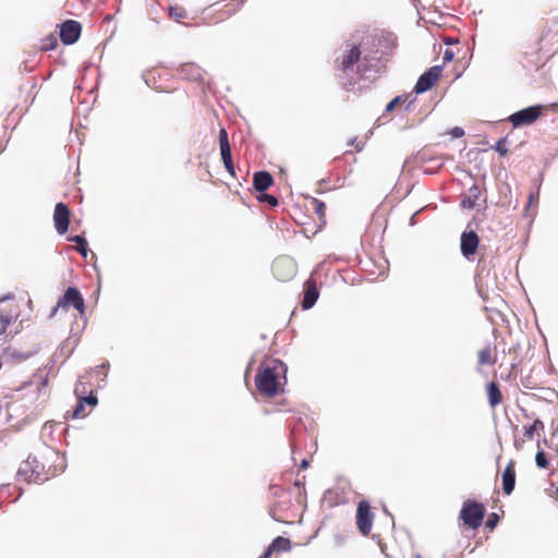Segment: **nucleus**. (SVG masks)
I'll return each mask as SVG.
<instances>
[{
  "label": "nucleus",
  "mask_w": 558,
  "mask_h": 558,
  "mask_svg": "<svg viewBox=\"0 0 558 558\" xmlns=\"http://www.w3.org/2000/svg\"><path fill=\"white\" fill-rule=\"evenodd\" d=\"M57 47V38L51 35L49 36L46 40H45V44L43 46V49L44 50H51V49H54Z\"/></svg>",
  "instance_id": "nucleus-34"
},
{
  "label": "nucleus",
  "mask_w": 558,
  "mask_h": 558,
  "mask_svg": "<svg viewBox=\"0 0 558 558\" xmlns=\"http://www.w3.org/2000/svg\"><path fill=\"white\" fill-rule=\"evenodd\" d=\"M105 367H108V364H105V363H104V364H101V365H98V366H96L95 371H96L97 373H101V369H102V368H105Z\"/></svg>",
  "instance_id": "nucleus-46"
},
{
  "label": "nucleus",
  "mask_w": 558,
  "mask_h": 558,
  "mask_svg": "<svg viewBox=\"0 0 558 558\" xmlns=\"http://www.w3.org/2000/svg\"><path fill=\"white\" fill-rule=\"evenodd\" d=\"M274 184L272 175L266 170H259L253 174V187L256 192H266Z\"/></svg>",
  "instance_id": "nucleus-15"
},
{
  "label": "nucleus",
  "mask_w": 558,
  "mask_h": 558,
  "mask_svg": "<svg viewBox=\"0 0 558 558\" xmlns=\"http://www.w3.org/2000/svg\"><path fill=\"white\" fill-rule=\"evenodd\" d=\"M356 525L362 535L367 536L373 525V513L368 501L361 500L356 509Z\"/></svg>",
  "instance_id": "nucleus-6"
},
{
  "label": "nucleus",
  "mask_w": 558,
  "mask_h": 558,
  "mask_svg": "<svg viewBox=\"0 0 558 558\" xmlns=\"http://www.w3.org/2000/svg\"><path fill=\"white\" fill-rule=\"evenodd\" d=\"M417 213L413 214L411 219H410V223L411 225H414L415 223V216H416Z\"/></svg>",
  "instance_id": "nucleus-48"
},
{
  "label": "nucleus",
  "mask_w": 558,
  "mask_h": 558,
  "mask_svg": "<svg viewBox=\"0 0 558 558\" xmlns=\"http://www.w3.org/2000/svg\"><path fill=\"white\" fill-rule=\"evenodd\" d=\"M272 553L274 551L270 550V547L268 546L267 549L259 556V558H270Z\"/></svg>",
  "instance_id": "nucleus-43"
},
{
  "label": "nucleus",
  "mask_w": 558,
  "mask_h": 558,
  "mask_svg": "<svg viewBox=\"0 0 558 558\" xmlns=\"http://www.w3.org/2000/svg\"><path fill=\"white\" fill-rule=\"evenodd\" d=\"M313 203L315 205V211L316 214L318 215H324V210H325V203L317 199V198H313Z\"/></svg>",
  "instance_id": "nucleus-35"
},
{
  "label": "nucleus",
  "mask_w": 558,
  "mask_h": 558,
  "mask_svg": "<svg viewBox=\"0 0 558 558\" xmlns=\"http://www.w3.org/2000/svg\"><path fill=\"white\" fill-rule=\"evenodd\" d=\"M414 558H422L420 554H416Z\"/></svg>",
  "instance_id": "nucleus-52"
},
{
  "label": "nucleus",
  "mask_w": 558,
  "mask_h": 558,
  "mask_svg": "<svg viewBox=\"0 0 558 558\" xmlns=\"http://www.w3.org/2000/svg\"><path fill=\"white\" fill-rule=\"evenodd\" d=\"M272 271L280 280L286 281L293 277L295 266L290 258L281 257L275 260Z\"/></svg>",
  "instance_id": "nucleus-12"
},
{
  "label": "nucleus",
  "mask_w": 558,
  "mask_h": 558,
  "mask_svg": "<svg viewBox=\"0 0 558 558\" xmlns=\"http://www.w3.org/2000/svg\"><path fill=\"white\" fill-rule=\"evenodd\" d=\"M82 33V25L74 20H68L60 25V39L64 45L76 43Z\"/></svg>",
  "instance_id": "nucleus-10"
},
{
  "label": "nucleus",
  "mask_w": 558,
  "mask_h": 558,
  "mask_svg": "<svg viewBox=\"0 0 558 558\" xmlns=\"http://www.w3.org/2000/svg\"><path fill=\"white\" fill-rule=\"evenodd\" d=\"M545 106L535 105L512 113L509 122L513 128H522L533 124L545 111Z\"/></svg>",
  "instance_id": "nucleus-4"
},
{
  "label": "nucleus",
  "mask_w": 558,
  "mask_h": 558,
  "mask_svg": "<svg viewBox=\"0 0 558 558\" xmlns=\"http://www.w3.org/2000/svg\"><path fill=\"white\" fill-rule=\"evenodd\" d=\"M318 296H319V292H318L316 283L312 280H307L305 282L304 295H303V300L301 303L302 308L305 311L312 308L315 305V303L317 302Z\"/></svg>",
  "instance_id": "nucleus-13"
},
{
  "label": "nucleus",
  "mask_w": 558,
  "mask_h": 558,
  "mask_svg": "<svg viewBox=\"0 0 558 558\" xmlns=\"http://www.w3.org/2000/svg\"><path fill=\"white\" fill-rule=\"evenodd\" d=\"M486 391L489 405L492 408L497 407L502 400V395L499 389V385L495 381H489L486 386Z\"/></svg>",
  "instance_id": "nucleus-20"
},
{
  "label": "nucleus",
  "mask_w": 558,
  "mask_h": 558,
  "mask_svg": "<svg viewBox=\"0 0 558 558\" xmlns=\"http://www.w3.org/2000/svg\"><path fill=\"white\" fill-rule=\"evenodd\" d=\"M68 241L69 242H74L76 244V250L77 252L84 257L86 258L87 255H88V252H89V248H88V243H87V240L85 239V236L83 234H75V235H70L68 238Z\"/></svg>",
  "instance_id": "nucleus-21"
},
{
  "label": "nucleus",
  "mask_w": 558,
  "mask_h": 558,
  "mask_svg": "<svg viewBox=\"0 0 558 558\" xmlns=\"http://www.w3.org/2000/svg\"><path fill=\"white\" fill-rule=\"evenodd\" d=\"M218 140H228V133L225 129L220 130Z\"/></svg>",
  "instance_id": "nucleus-44"
},
{
  "label": "nucleus",
  "mask_w": 558,
  "mask_h": 558,
  "mask_svg": "<svg viewBox=\"0 0 558 558\" xmlns=\"http://www.w3.org/2000/svg\"><path fill=\"white\" fill-rule=\"evenodd\" d=\"M219 144L223 166L231 177H235V166L232 158V148L230 142H219Z\"/></svg>",
  "instance_id": "nucleus-16"
},
{
  "label": "nucleus",
  "mask_w": 558,
  "mask_h": 558,
  "mask_svg": "<svg viewBox=\"0 0 558 558\" xmlns=\"http://www.w3.org/2000/svg\"><path fill=\"white\" fill-rule=\"evenodd\" d=\"M349 146H354L356 151H362L365 146V142H348Z\"/></svg>",
  "instance_id": "nucleus-39"
},
{
  "label": "nucleus",
  "mask_w": 558,
  "mask_h": 558,
  "mask_svg": "<svg viewBox=\"0 0 558 558\" xmlns=\"http://www.w3.org/2000/svg\"><path fill=\"white\" fill-rule=\"evenodd\" d=\"M408 96H397L395 97L387 106L386 112H392L398 108L404 107L405 110L409 109L411 101H408Z\"/></svg>",
  "instance_id": "nucleus-23"
},
{
  "label": "nucleus",
  "mask_w": 558,
  "mask_h": 558,
  "mask_svg": "<svg viewBox=\"0 0 558 558\" xmlns=\"http://www.w3.org/2000/svg\"><path fill=\"white\" fill-rule=\"evenodd\" d=\"M480 239L475 231H463L460 239V250L464 258L471 259L477 252Z\"/></svg>",
  "instance_id": "nucleus-9"
},
{
  "label": "nucleus",
  "mask_w": 558,
  "mask_h": 558,
  "mask_svg": "<svg viewBox=\"0 0 558 558\" xmlns=\"http://www.w3.org/2000/svg\"><path fill=\"white\" fill-rule=\"evenodd\" d=\"M257 201L259 203L267 204L270 207H276L279 204L278 198L276 196L268 194L266 192L259 193V195L257 196Z\"/></svg>",
  "instance_id": "nucleus-25"
},
{
  "label": "nucleus",
  "mask_w": 558,
  "mask_h": 558,
  "mask_svg": "<svg viewBox=\"0 0 558 558\" xmlns=\"http://www.w3.org/2000/svg\"><path fill=\"white\" fill-rule=\"evenodd\" d=\"M12 320V315L0 314V336L7 331V328L11 325Z\"/></svg>",
  "instance_id": "nucleus-28"
},
{
  "label": "nucleus",
  "mask_w": 558,
  "mask_h": 558,
  "mask_svg": "<svg viewBox=\"0 0 558 558\" xmlns=\"http://www.w3.org/2000/svg\"><path fill=\"white\" fill-rule=\"evenodd\" d=\"M550 34V28L548 27L547 23L543 26L542 31H541V34L536 40V48L533 52H531L532 56H534L535 58L532 60V62L535 64V65H538L541 59H539V53L545 49V46H544V41L545 39L547 38V36ZM530 54V51L526 49L524 51V56L527 57Z\"/></svg>",
  "instance_id": "nucleus-17"
},
{
  "label": "nucleus",
  "mask_w": 558,
  "mask_h": 558,
  "mask_svg": "<svg viewBox=\"0 0 558 558\" xmlns=\"http://www.w3.org/2000/svg\"><path fill=\"white\" fill-rule=\"evenodd\" d=\"M535 463L539 469H547L549 465V459L544 450H538L535 454Z\"/></svg>",
  "instance_id": "nucleus-26"
},
{
  "label": "nucleus",
  "mask_w": 558,
  "mask_h": 558,
  "mask_svg": "<svg viewBox=\"0 0 558 558\" xmlns=\"http://www.w3.org/2000/svg\"><path fill=\"white\" fill-rule=\"evenodd\" d=\"M499 521V515L495 512L490 513L486 520L485 526L488 530H494Z\"/></svg>",
  "instance_id": "nucleus-30"
},
{
  "label": "nucleus",
  "mask_w": 558,
  "mask_h": 558,
  "mask_svg": "<svg viewBox=\"0 0 558 558\" xmlns=\"http://www.w3.org/2000/svg\"><path fill=\"white\" fill-rule=\"evenodd\" d=\"M442 73L441 65H434L424 72L417 80L414 92L422 94L429 90L440 78Z\"/></svg>",
  "instance_id": "nucleus-5"
},
{
  "label": "nucleus",
  "mask_w": 558,
  "mask_h": 558,
  "mask_svg": "<svg viewBox=\"0 0 558 558\" xmlns=\"http://www.w3.org/2000/svg\"><path fill=\"white\" fill-rule=\"evenodd\" d=\"M448 134L454 138H460L464 136V130L462 128L456 126L450 130Z\"/></svg>",
  "instance_id": "nucleus-37"
},
{
  "label": "nucleus",
  "mask_w": 558,
  "mask_h": 558,
  "mask_svg": "<svg viewBox=\"0 0 558 558\" xmlns=\"http://www.w3.org/2000/svg\"><path fill=\"white\" fill-rule=\"evenodd\" d=\"M272 551H289L291 549V541L288 537L277 536L269 545Z\"/></svg>",
  "instance_id": "nucleus-22"
},
{
  "label": "nucleus",
  "mask_w": 558,
  "mask_h": 558,
  "mask_svg": "<svg viewBox=\"0 0 558 558\" xmlns=\"http://www.w3.org/2000/svg\"><path fill=\"white\" fill-rule=\"evenodd\" d=\"M537 198H538V191L531 192L529 195V205H531L534 202V199H537Z\"/></svg>",
  "instance_id": "nucleus-42"
},
{
  "label": "nucleus",
  "mask_w": 558,
  "mask_h": 558,
  "mask_svg": "<svg viewBox=\"0 0 558 558\" xmlns=\"http://www.w3.org/2000/svg\"><path fill=\"white\" fill-rule=\"evenodd\" d=\"M232 14H233V12H232V11H229V12H228V16H231Z\"/></svg>",
  "instance_id": "nucleus-53"
},
{
  "label": "nucleus",
  "mask_w": 558,
  "mask_h": 558,
  "mask_svg": "<svg viewBox=\"0 0 558 558\" xmlns=\"http://www.w3.org/2000/svg\"><path fill=\"white\" fill-rule=\"evenodd\" d=\"M536 429L530 425L524 427V437L532 439Z\"/></svg>",
  "instance_id": "nucleus-38"
},
{
  "label": "nucleus",
  "mask_w": 558,
  "mask_h": 558,
  "mask_svg": "<svg viewBox=\"0 0 558 558\" xmlns=\"http://www.w3.org/2000/svg\"><path fill=\"white\" fill-rule=\"evenodd\" d=\"M308 461L306 459H303L301 462V469H306L308 466Z\"/></svg>",
  "instance_id": "nucleus-47"
},
{
  "label": "nucleus",
  "mask_w": 558,
  "mask_h": 558,
  "mask_svg": "<svg viewBox=\"0 0 558 558\" xmlns=\"http://www.w3.org/2000/svg\"><path fill=\"white\" fill-rule=\"evenodd\" d=\"M169 15L178 23H182L187 19V11L180 5H172L169 8Z\"/></svg>",
  "instance_id": "nucleus-24"
},
{
  "label": "nucleus",
  "mask_w": 558,
  "mask_h": 558,
  "mask_svg": "<svg viewBox=\"0 0 558 558\" xmlns=\"http://www.w3.org/2000/svg\"><path fill=\"white\" fill-rule=\"evenodd\" d=\"M502 489L506 495H511L514 490L515 486V470H514V461L510 460L506 465L502 474Z\"/></svg>",
  "instance_id": "nucleus-14"
},
{
  "label": "nucleus",
  "mask_w": 558,
  "mask_h": 558,
  "mask_svg": "<svg viewBox=\"0 0 558 558\" xmlns=\"http://www.w3.org/2000/svg\"><path fill=\"white\" fill-rule=\"evenodd\" d=\"M349 155H352V151H351V150H345V151L343 153L344 158H347Z\"/></svg>",
  "instance_id": "nucleus-50"
},
{
  "label": "nucleus",
  "mask_w": 558,
  "mask_h": 558,
  "mask_svg": "<svg viewBox=\"0 0 558 558\" xmlns=\"http://www.w3.org/2000/svg\"><path fill=\"white\" fill-rule=\"evenodd\" d=\"M5 150V145H2V142H0V154Z\"/></svg>",
  "instance_id": "nucleus-49"
},
{
  "label": "nucleus",
  "mask_w": 558,
  "mask_h": 558,
  "mask_svg": "<svg viewBox=\"0 0 558 558\" xmlns=\"http://www.w3.org/2000/svg\"><path fill=\"white\" fill-rule=\"evenodd\" d=\"M13 299V295L11 293H8L0 298V303Z\"/></svg>",
  "instance_id": "nucleus-45"
},
{
  "label": "nucleus",
  "mask_w": 558,
  "mask_h": 558,
  "mask_svg": "<svg viewBox=\"0 0 558 558\" xmlns=\"http://www.w3.org/2000/svg\"><path fill=\"white\" fill-rule=\"evenodd\" d=\"M73 306L80 313L84 312L85 302L82 293L75 287H69L52 308L50 317L54 316L60 308L68 310Z\"/></svg>",
  "instance_id": "nucleus-2"
},
{
  "label": "nucleus",
  "mask_w": 558,
  "mask_h": 558,
  "mask_svg": "<svg viewBox=\"0 0 558 558\" xmlns=\"http://www.w3.org/2000/svg\"><path fill=\"white\" fill-rule=\"evenodd\" d=\"M361 49L359 46H351L343 54L336 60L337 69L343 73L353 71L354 65L361 59Z\"/></svg>",
  "instance_id": "nucleus-8"
},
{
  "label": "nucleus",
  "mask_w": 558,
  "mask_h": 558,
  "mask_svg": "<svg viewBox=\"0 0 558 558\" xmlns=\"http://www.w3.org/2000/svg\"><path fill=\"white\" fill-rule=\"evenodd\" d=\"M507 144L508 142H496L492 148L499 153L501 156H505L509 150V146Z\"/></svg>",
  "instance_id": "nucleus-31"
},
{
  "label": "nucleus",
  "mask_w": 558,
  "mask_h": 558,
  "mask_svg": "<svg viewBox=\"0 0 558 558\" xmlns=\"http://www.w3.org/2000/svg\"><path fill=\"white\" fill-rule=\"evenodd\" d=\"M85 391V387H84V384L82 381H78L76 385H75V389H74V392L75 395L78 397H81L80 395L81 393H84Z\"/></svg>",
  "instance_id": "nucleus-40"
},
{
  "label": "nucleus",
  "mask_w": 558,
  "mask_h": 558,
  "mask_svg": "<svg viewBox=\"0 0 558 558\" xmlns=\"http://www.w3.org/2000/svg\"><path fill=\"white\" fill-rule=\"evenodd\" d=\"M478 363L482 365H489L493 363L492 354L488 349H483L478 352Z\"/></svg>",
  "instance_id": "nucleus-27"
},
{
  "label": "nucleus",
  "mask_w": 558,
  "mask_h": 558,
  "mask_svg": "<svg viewBox=\"0 0 558 558\" xmlns=\"http://www.w3.org/2000/svg\"><path fill=\"white\" fill-rule=\"evenodd\" d=\"M180 75L190 81H197L202 78L203 71L195 63H185L179 69Z\"/></svg>",
  "instance_id": "nucleus-19"
},
{
  "label": "nucleus",
  "mask_w": 558,
  "mask_h": 558,
  "mask_svg": "<svg viewBox=\"0 0 558 558\" xmlns=\"http://www.w3.org/2000/svg\"><path fill=\"white\" fill-rule=\"evenodd\" d=\"M70 209L64 203L59 202L56 204L53 211V222L54 228L59 234H64L68 231L70 225Z\"/></svg>",
  "instance_id": "nucleus-11"
},
{
  "label": "nucleus",
  "mask_w": 558,
  "mask_h": 558,
  "mask_svg": "<svg viewBox=\"0 0 558 558\" xmlns=\"http://www.w3.org/2000/svg\"><path fill=\"white\" fill-rule=\"evenodd\" d=\"M454 59V52L452 49L447 48L442 54L444 63L451 62Z\"/></svg>",
  "instance_id": "nucleus-36"
},
{
  "label": "nucleus",
  "mask_w": 558,
  "mask_h": 558,
  "mask_svg": "<svg viewBox=\"0 0 558 558\" xmlns=\"http://www.w3.org/2000/svg\"><path fill=\"white\" fill-rule=\"evenodd\" d=\"M459 517L469 527L477 529L483 523L485 507L481 502L468 499L463 502Z\"/></svg>",
  "instance_id": "nucleus-1"
},
{
  "label": "nucleus",
  "mask_w": 558,
  "mask_h": 558,
  "mask_svg": "<svg viewBox=\"0 0 558 558\" xmlns=\"http://www.w3.org/2000/svg\"><path fill=\"white\" fill-rule=\"evenodd\" d=\"M85 409V404L81 401V399L78 398L77 400V403L74 408V410L72 411L71 413V417L72 418H77L80 417L81 413L84 411Z\"/></svg>",
  "instance_id": "nucleus-33"
},
{
  "label": "nucleus",
  "mask_w": 558,
  "mask_h": 558,
  "mask_svg": "<svg viewBox=\"0 0 558 558\" xmlns=\"http://www.w3.org/2000/svg\"><path fill=\"white\" fill-rule=\"evenodd\" d=\"M532 426L537 430V429H544V423L539 420V418H536L534 421V423L532 424Z\"/></svg>",
  "instance_id": "nucleus-41"
},
{
  "label": "nucleus",
  "mask_w": 558,
  "mask_h": 558,
  "mask_svg": "<svg viewBox=\"0 0 558 558\" xmlns=\"http://www.w3.org/2000/svg\"><path fill=\"white\" fill-rule=\"evenodd\" d=\"M258 391L267 397H274L278 392V375L272 367L260 371L255 380Z\"/></svg>",
  "instance_id": "nucleus-3"
},
{
  "label": "nucleus",
  "mask_w": 558,
  "mask_h": 558,
  "mask_svg": "<svg viewBox=\"0 0 558 558\" xmlns=\"http://www.w3.org/2000/svg\"><path fill=\"white\" fill-rule=\"evenodd\" d=\"M31 355H32V353H27V354L23 355V357L28 359Z\"/></svg>",
  "instance_id": "nucleus-51"
},
{
  "label": "nucleus",
  "mask_w": 558,
  "mask_h": 558,
  "mask_svg": "<svg viewBox=\"0 0 558 558\" xmlns=\"http://www.w3.org/2000/svg\"><path fill=\"white\" fill-rule=\"evenodd\" d=\"M81 399V401L86 405H92V407H96L97 403H98V398L97 396L90 391L87 396L85 397H78Z\"/></svg>",
  "instance_id": "nucleus-29"
},
{
  "label": "nucleus",
  "mask_w": 558,
  "mask_h": 558,
  "mask_svg": "<svg viewBox=\"0 0 558 558\" xmlns=\"http://www.w3.org/2000/svg\"><path fill=\"white\" fill-rule=\"evenodd\" d=\"M38 468L39 463L36 457H28L27 460L20 465L16 472L17 481H24L26 483L37 482L40 477Z\"/></svg>",
  "instance_id": "nucleus-7"
},
{
  "label": "nucleus",
  "mask_w": 558,
  "mask_h": 558,
  "mask_svg": "<svg viewBox=\"0 0 558 558\" xmlns=\"http://www.w3.org/2000/svg\"><path fill=\"white\" fill-rule=\"evenodd\" d=\"M481 197V189L477 184L469 187L466 195L461 199L460 206L462 208L472 209L477 205Z\"/></svg>",
  "instance_id": "nucleus-18"
},
{
  "label": "nucleus",
  "mask_w": 558,
  "mask_h": 558,
  "mask_svg": "<svg viewBox=\"0 0 558 558\" xmlns=\"http://www.w3.org/2000/svg\"><path fill=\"white\" fill-rule=\"evenodd\" d=\"M414 158L420 163H425L427 161H438V158L429 157L426 151L417 153Z\"/></svg>",
  "instance_id": "nucleus-32"
}]
</instances>
